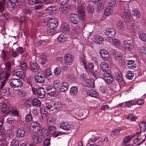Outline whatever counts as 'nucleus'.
Masks as SVG:
<instances>
[{"label":"nucleus","instance_id":"obj_1","mask_svg":"<svg viewBox=\"0 0 146 146\" xmlns=\"http://www.w3.org/2000/svg\"><path fill=\"white\" fill-rule=\"evenodd\" d=\"M11 86L14 88H21L23 83L21 80L19 79L13 78L12 79L10 82Z\"/></svg>","mask_w":146,"mask_h":146},{"label":"nucleus","instance_id":"obj_2","mask_svg":"<svg viewBox=\"0 0 146 146\" xmlns=\"http://www.w3.org/2000/svg\"><path fill=\"white\" fill-rule=\"evenodd\" d=\"M31 130L34 133L38 132L40 129V124L37 122L31 123L30 125Z\"/></svg>","mask_w":146,"mask_h":146},{"label":"nucleus","instance_id":"obj_3","mask_svg":"<svg viewBox=\"0 0 146 146\" xmlns=\"http://www.w3.org/2000/svg\"><path fill=\"white\" fill-rule=\"evenodd\" d=\"M55 8L54 6H51L45 9V11L40 14V16L44 17L54 12Z\"/></svg>","mask_w":146,"mask_h":146},{"label":"nucleus","instance_id":"obj_4","mask_svg":"<svg viewBox=\"0 0 146 146\" xmlns=\"http://www.w3.org/2000/svg\"><path fill=\"white\" fill-rule=\"evenodd\" d=\"M44 110H50L52 108V107L51 105L46 102L44 104ZM40 112L42 116H44L45 117L47 116V112L45 111H44V109L42 108H41L40 109Z\"/></svg>","mask_w":146,"mask_h":146},{"label":"nucleus","instance_id":"obj_5","mask_svg":"<svg viewBox=\"0 0 146 146\" xmlns=\"http://www.w3.org/2000/svg\"><path fill=\"white\" fill-rule=\"evenodd\" d=\"M103 79L106 83H111L113 81V78L111 74L108 72L105 73L102 75Z\"/></svg>","mask_w":146,"mask_h":146},{"label":"nucleus","instance_id":"obj_6","mask_svg":"<svg viewBox=\"0 0 146 146\" xmlns=\"http://www.w3.org/2000/svg\"><path fill=\"white\" fill-rule=\"evenodd\" d=\"M58 25V22L57 19L52 18L49 19L48 24V27L51 29L55 28Z\"/></svg>","mask_w":146,"mask_h":146},{"label":"nucleus","instance_id":"obj_7","mask_svg":"<svg viewBox=\"0 0 146 146\" xmlns=\"http://www.w3.org/2000/svg\"><path fill=\"white\" fill-rule=\"evenodd\" d=\"M70 20L71 22L73 24L76 25L80 22V18L78 15L73 13L71 15Z\"/></svg>","mask_w":146,"mask_h":146},{"label":"nucleus","instance_id":"obj_8","mask_svg":"<svg viewBox=\"0 0 146 146\" xmlns=\"http://www.w3.org/2000/svg\"><path fill=\"white\" fill-rule=\"evenodd\" d=\"M45 76L42 73L38 72L35 76V79L36 81L39 83H42L43 82Z\"/></svg>","mask_w":146,"mask_h":146},{"label":"nucleus","instance_id":"obj_9","mask_svg":"<svg viewBox=\"0 0 146 146\" xmlns=\"http://www.w3.org/2000/svg\"><path fill=\"white\" fill-rule=\"evenodd\" d=\"M105 33L106 36L109 38H113L114 36L115 32V30L113 29L108 28L105 31Z\"/></svg>","mask_w":146,"mask_h":146},{"label":"nucleus","instance_id":"obj_10","mask_svg":"<svg viewBox=\"0 0 146 146\" xmlns=\"http://www.w3.org/2000/svg\"><path fill=\"white\" fill-rule=\"evenodd\" d=\"M83 28H81L79 25H77L74 26L72 30L71 33L72 35L80 34L82 32Z\"/></svg>","mask_w":146,"mask_h":146},{"label":"nucleus","instance_id":"obj_11","mask_svg":"<svg viewBox=\"0 0 146 146\" xmlns=\"http://www.w3.org/2000/svg\"><path fill=\"white\" fill-rule=\"evenodd\" d=\"M100 54L102 58L105 61L107 60L110 57L109 53L106 50H101L100 51Z\"/></svg>","mask_w":146,"mask_h":146},{"label":"nucleus","instance_id":"obj_12","mask_svg":"<svg viewBox=\"0 0 146 146\" xmlns=\"http://www.w3.org/2000/svg\"><path fill=\"white\" fill-rule=\"evenodd\" d=\"M64 62L70 65L71 64L73 61L72 55L70 54H66L64 57Z\"/></svg>","mask_w":146,"mask_h":146},{"label":"nucleus","instance_id":"obj_13","mask_svg":"<svg viewBox=\"0 0 146 146\" xmlns=\"http://www.w3.org/2000/svg\"><path fill=\"white\" fill-rule=\"evenodd\" d=\"M33 140L34 143L37 144H39L42 140V136L39 134H35L33 135Z\"/></svg>","mask_w":146,"mask_h":146},{"label":"nucleus","instance_id":"obj_14","mask_svg":"<svg viewBox=\"0 0 146 146\" xmlns=\"http://www.w3.org/2000/svg\"><path fill=\"white\" fill-rule=\"evenodd\" d=\"M92 40L96 44H101L103 42V39L102 37L99 35L93 36Z\"/></svg>","mask_w":146,"mask_h":146},{"label":"nucleus","instance_id":"obj_15","mask_svg":"<svg viewBox=\"0 0 146 146\" xmlns=\"http://www.w3.org/2000/svg\"><path fill=\"white\" fill-rule=\"evenodd\" d=\"M37 96L40 98H42L44 96L45 94V91L42 88H38L37 90Z\"/></svg>","mask_w":146,"mask_h":146},{"label":"nucleus","instance_id":"obj_16","mask_svg":"<svg viewBox=\"0 0 146 146\" xmlns=\"http://www.w3.org/2000/svg\"><path fill=\"white\" fill-rule=\"evenodd\" d=\"M61 31L63 32L70 31V25L67 23H63L61 25Z\"/></svg>","mask_w":146,"mask_h":146},{"label":"nucleus","instance_id":"obj_17","mask_svg":"<svg viewBox=\"0 0 146 146\" xmlns=\"http://www.w3.org/2000/svg\"><path fill=\"white\" fill-rule=\"evenodd\" d=\"M101 69L104 72H107L109 71V66L108 63L105 62H102L100 64Z\"/></svg>","mask_w":146,"mask_h":146},{"label":"nucleus","instance_id":"obj_18","mask_svg":"<svg viewBox=\"0 0 146 146\" xmlns=\"http://www.w3.org/2000/svg\"><path fill=\"white\" fill-rule=\"evenodd\" d=\"M114 58L118 60L119 63H123L124 61H123V59L122 57V54L121 53H119L118 52H116L114 54Z\"/></svg>","mask_w":146,"mask_h":146},{"label":"nucleus","instance_id":"obj_19","mask_svg":"<svg viewBox=\"0 0 146 146\" xmlns=\"http://www.w3.org/2000/svg\"><path fill=\"white\" fill-rule=\"evenodd\" d=\"M124 44L130 49H133L134 48L133 42L128 40H125L123 42Z\"/></svg>","mask_w":146,"mask_h":146},{"label":"nucleus","instance_id":"obj_20","mask_svg":"<svg viewBox=\"0 0 146 146\" xmlns=\"http://www.w3.org/2000/svg\"><path fill=\"white\" fill-rule=\"evenodd\" d=\"M87 94L89 96L96 98H97L99 96L98 93L93 90H88L87 91Z\"/></svg>","mask_w":146,"mask_h":146},{"label":"nucleus","instance_id":"obj_21","mask_svg":"<svg viewBox=\"0 0 146 146\" xmlns=\"http://www.w3.org/2000/svg\"><path fill=\"white\" fill-rule=\"evenodd\" d=\"M25 131L24 129L20 128L17 130L16 136L18 138H21L24 136L25 135Z\"/></svg>","mask_w":146,"mask_h":146},{"label":"nucleus","instance_id":"obj_22","mask_svg":"<svg viewBox=\"0 0 146 146\" xmlns=\"http://www.w3.org/2000/svg\"><path fill=\"white\" fill-rule=\"evenodd\" d=\"M9 76V73L5 71H1L0 72V79H4L5 81Z\"/></svg>","mask_w":146,"mask_h":146},{"label":"nucleus","instance_id":"obj_23","mask_svg":"<svg viewBox=\"0 0 146 146\" xmlns=\"http://www.w3.org/2000/svg\"><path fill=\"white\" fill-rule=\"evenodd\" d=\"M146 138V137L145 134L143 135H141L138 136L137 138L134 140V142L135 143H136L139 141H140V143H143L145 139Z\"/></svg>","mask_w":146,"mask_h":146},{"label":"nucleus","instance_id":"obj_24","mask_svg":"<svg viewBox=\"0 0 146 146\" xmlns=\"http://www.w3.org/2000/svg\"><path fill=\"white\" fill-rule=\"evenodd\" d=\"M60 127L65 130H68L70 128L69 125L66 122H63L61 123Z\"/></svg>","mask_w":146,"mask_h":146},{"label":"nucleus","instance_id":"obj_25","mask_svg":"<svg viewBox=\"0 0 146 146\" xmlns=\"http://www.w3.org/2000/svg\"><path fill=\"white\" fill-rule=\"evenodd\" d=\"M84 8L82 6H79L78 8V10L79 13L80 14L81 19L84 20L85 18V14L83 11Z\"/></svg>","mask_w":146,"mask_h":146},{"label":"nucleus","instance_id":"obj_26","mask_svg":"<svg viewBox=\"0 0 146 146\" xmlns=\"http://www.w3.org/2000/svg\"><path fill=\"white\" fill-rule=\"evenodd\" d=\"M69 84L67 82L63 83L61 85L60 90L62 92L66 91L68 89Z\"/></svg>","mask_w":146,"mask_h":146},{"label":"nucleus","instance_id":"obj_27","mask_svg":"<svg viewBox=\"0 0 146 146\" xmlns=\"http://www.w3.org/2000/svg\"><path fill=\"white\" fill-rule=\"evenodd\" d=\"M68 40V38L66 35L64 34H60L58 37V40L60 42L66 41Z\"/></svg>","mask_w":146,"mask_h":146},{"label":"nucleus","instance_id":"obj_28","mask_svg":"<svg viewBox=\"0 0 146 146\" xmlns=\"http://www.w3.org/2000/svg\"><path fill=\"white\" fill-rule=\"evenodd\" d=\"M78 92V88L76 86L72 87L70 90V94L72 96L76 95Z\"/></svg>","mask_w":146,"mask_h":146},{"label":"nucleus","instance_id":"obj_29","mask_svg":"<svg viewBox=\"0 0 146 146\" xmlns=\"http://www.w3.org/2000/svg\"><path fill=\"white\" fill-rule=\"evenodd\" d=\"M70 6L67 5H61L59 9L60 12L61 13H64L67 10H68Z\"/></svg>","mask_w":146,"mask_h":146},{"label":"nucleus","instance_id":"obj_30","mask_svg":"<svg viewBox=\"0 0 146 146\" xmlns=\"http://www.w3.org/2000/svg\"><path fill=\"white\" fill-rule=\"evenodd\" d=\"M32 104L34 106L39 107L41 106V102L38 99L35 98L32 100Z\"/></svg>","mask_w":146,"mask_h":146},{"label":"nucleus","instance_id":"obj_31","mask_svg":"<svg viewBox=\"0 0 146 146\" xmlns=\"http://www.w3.org/2000/svg\"><path fill=\"white\" fill-rule=\"evenodd\" d=\"M86 86L90 88H92L94 86L93 80L92 79H88L85 82Z\"/></svg>","mask_w":146,"mask_h":146},{"label":"nucleus","instance_id":"obj_32","mask_svg":"<svg viewBox=\"0 0 146 146\" xmlns=\"http://www.w3.org/2000/svg\"><path fill=\"white\" fill-rule=\"evenodd\" d=\"M139 29V25L136 23H133L132 24L131 29H129L128 32H131L132 30L133 31L135 32V31H138Z\"/></svg>","mask_w":146,"mask_h":146},{"label":"nucleus","instance_id":"obj_33","mask_svg":"<svg viewBox=\"0 0 146 146\" xmlns=\"http://www.w3.org/2000/svg\"><path fill=\"white\" fill-rule=\"evenodd\" d=\"M31 69L34 72H36L38 71L39 66L36 63H32L31 65Z\"/></svg>","mask_w":146,"mask_h":146},{"label":"nucleus","instance_id":"obj_34","mask_svg":"<svg viewBox=\"0 0 146 146\" xmlns=\"http://www.w3.org/2000/svg\"><path fill=\"white\" fill-rule=\"evenodd\" d=\"M7 6L9 9L14 10L16 7L15 3L9 1L7 2Z\"/></svg>","mask_w":146,"mask_h":146},{"label":"nucleus","instance_id":"obj_35","mask_svg":"<svg viewBox=\"0 0 146 146\" xmlns=\"http://www.w3.org/2000/svg\"><path fill=\"white\" fill-rule=\"evenodd\" d=\"M123 15L126 19H129L131 17L130 12L127 9H125L123 11Z\"/></svg>","mask_w":146,"mask_h":146},{"label":"nucleus","instance_id":"obj_36","mask_svg":"<svg viewBox=\"0 0 146 146\" xmlns=\"http://www.w3.org/2000/svg\"><path fill=\"white\" fill-rule=\"evenodd\" d=\"M128 66L131 69H134L136 68V66L134 63V61L132 60H129L127 63Z\"/></svg>","mask_w":146,"mask_h":146},{"label":"nucleus","instance_id":"obj_37","mask_svg":"<svg viewBox=\"0 0 146 146\" xmlns=\"http://www.w3.org/2000/svg\"><path fill=\"white\" fill-rule=\"evenodd\" d=\"M138 35L139 38L143 41L146 42V34L143 31L139 32Z\"/></svg>","mask_w":146,"mask_h":146},{"label":"nucleus","instance_id":"obj_38","mask_svg":"<svg viewBox=\"0 0 146 146\" xmlns=\"http://www.w3.org/2000/svg\"><path fill=\"white\" fill-rule=\"evenodd\" d=\"M139 52L142 55L144 56H146V48L143 46H141L139 49Z\"/></svg>","mask_w":146,"mask_h":146},{"label":"nucleus","instance_id":"obj_39","mask_svg":"<svg viewBox=\"0 0 146 146\" xmlns=\"http://www.w3.org/2000/svg\"><path fill=\"white\" fill-rule=\"evenodd\" d=\"M43 5V3L40 1L38 0L35 4L34 7L35 9L37 10L40 8Z\"/></svg>","mask_w":146,"mask_h":146},{"label":"nucleus","instance_id":"obj_40","mask_svg":"<svg viewBox=\"0 0 146 146\" xmlns=\"http://www.w3.org/2000/svg\"><path fill=\"white\" fill-rule=\"evenodd\" d=\"M113 10L109 7L106 8L104 10V14L105 15L108 16L110 15L112 13Z\"/></svg>","mask_w":146,"mask_h":146},{"label":"nucleus","instance_id":"obj_41","mask_svg":"<svg viewBox=\"0 0 146 146\" xmlns=\"http://www.w3.org/2000/svg\"><path fill=\"white\" fill-rule=\"evenodd\" d=\"M50 95L51 96H56L58 94V92L56 88H51V91L49 92Z\"/></svg>","mask_w":146,"mask_h":146},{"label":"nucleus","instance_id":"obj_42","mask_svg":"<svg viewBox=\"0 0 146 146\" xmlns=\"http://www.w3.org/2000/svg\"><path fill=\"white\" fill-rule=\"evenodd\" d=\"M134 76V73L131 71H128L126 75V78L129 80L132 79Z\"/></svg>","mask_w":146,"mask_h":146},{"label":"nucleus","instance_id":"obj_43","mask_svg":"<svg viewBox=\"0 0 146 146\" xmlns=\"http://www.w3.org/2000/svg\"><path fill=\"white\" fill-rule=\"evenodd\" d=\"M56 129L55 127L53 126H50L48 128V132L50 134H54L56 133Z\"/></svg>","mask_w":146,"mask_h":146},{"label":"nucleus","instance_id":"obj_44","mask_svg":"<svg viewBox=\"0 0 146 146\" xmlns=\"http://www.w3.org/2000/svg\"><path fill=\"white\" fill-rule=\"evenodd\" d=\"M39 61L43 64L44 63L46 58V56L43 54H41L38 56Z\"/></svg>","mask_w":146,"mask_h":146},{"label":"nucleus","instance_id":"obj_45","mask_svg":"<svg viewBox=\"0 0 146 146\" xmlns=\"http://www.w3.org/2000/svg\"><path fill=\"white\" fill-rule=\"evenodd\" d=\"M7 108V105L5 103L2 102L0 103V110L1 111L5 112Z\"/></svg>","mask_w":146,"mask_h":146},{"label":"nucleus","instance_id":"obj_46","mask_svg":"<svg viewBox=\"0 0 146 146\" xmlns=\"http://www.w3.org/2000/svg\"><path fill=\"white\" fill-rule=\"evenodd\" d=\"M112 43L115 46H118L120 45L119 40L116 38H113L112 39Z\"/></svg>","mask_w":146,"mask_h":146},{"label":"nucleus","instance_id":"obj_47","mask_svg":"<svg viewBox=\"0 0 146 146\" xmlns=\"http://www.w3.org/2000/svg\"><path fill=\"white\" fill-rule=\"evenodd\" d=\"M80 63L81 65L83 66L84 69L86 70L88 68L87 64L85 60L82 58L80 59Z\"/></svg>","mask_w":146,"mask_h":146},{"label":"nucleus","instance_id":"obj_48","mask_svg":"<svg viewBox=\"0 0 146 146\" xmlns=\"http://www.w3.org/2000/svg\"><path fill=\"white\" fill-rule=\"evenodd\" d=\"M134 100L135 105L137 104L139 106H141L143 105L144 103L143 100L139 98L135 99Z\"/></svg>","mask_w":146,"mask_h":146},{"label":"nucleus","instance_id":"obj_49","mask_svg":"<svg viewBox=\"0 0 146 146\" xmlns=\"http://www.w3.org/2000/svg\"><path fill=\"white\" fill-rule=\"evenodd\" d=\"M68 65H69V64H67L64 62L62 63L61 65H60L59 66L62 70L67 71L68 69Z\"/></svg>","mask_w":146,"mask_h":146},{"label":"nucleus","instance_id":"obj_50","mask_svg":"<svg viewBox=\"0 0 146 146\" xmlns=\"http://www.w3.org/2000/svg\"><path fill=\"white\" fill-rule=\"evenodd\" d=\"M104 4L99 2L98 3L97 5V10L98 11H102L104 8Z\"/></svg>","mask_w":146,"mask_h":146},{"label":"nucleus","instance_id":"obj_51","mask_svg":"<svg viewBox=\"0 0 146 146\" xmlns=\"http://www.w3.org/2000/svg\"><path fill=\"white\" fill-rule=\"evenodd\" d=\"M108 5L110 7H114L116 5V0H110Z\"/></svg>","mask_w":146,"mask_h":146},{"label":"nucleus","instance_id":"obj_52","mask_svg":"<svg viewBox=\"0 0 146 146\" xmlns=\"http://www.w3.org/2000/svg\"><path fill=\"white\" fill-rule=\"evenodd\" d=\"M117 28L119 29H121L123 28L124 26V23L122 21H118L116 24Z\"/></svg>","mask_w":146,"mask_h":146},{"label":"nucleus","instance_id":"obj_53","mask_svg":"<svg viewBox=\"0 0 146 146\" xmlns=\"http://www.w3.org/2000/svg\"><path fill=\"white\" fill-rule=\"evenodd\" d=\"M109 89V88L108 87L102 86L100 88V90L102 93H104L107 92Z\"/></svg>","mask_w":146,"mask_h":146},{"label":"nucleus","instance_id":"obj_54","mask_svg":"<svg viewBox=\"0 0 146 146\" xmlns=\"http://www.w3.org/2000/svg\"><path fill=\"white\" fill-rule=\"evenodd\" d=\"M16 74L17 77L21 79H23L24 78V72H23L21 71L17 72Z\"/></svg>","mask_w":146,"mask_h":146},{"label":"nucleus","instance_id":"obj_55","mask_svg":"<svg viewBox=\"0 0 146 146\" xmlns=\"http://www.w3.org/2000/svg\"><path fill=\"white\" fill-rule=\"evenodd\" d=\"M132 13L133 15L135 16L137 18H139L140 15V12L137 9H135L132 11Z\"/></svg>","mask_w":146,"mask_h":146},{"label":"nucleus","instance_id":"obj_56","mask_svg":"<svg viewBox=\"0 0 146 146\" xmlns=\"http://www.w3.org/2000/svg\"><path fill=\"white\" fill-rule=\"evenodd\" d=\"M54 108L57 110L60 109L62 107L61 103L60 102H56L54 104Z\"/></svg>","mask_w":146,"mask_h":146},{"label":"nucleus","instance_id":"obj_57","mask_svg":"<svg viewBox=\"0 0 146 146\" xmlns=\"http://www.w3.org/2000/svg\"><path fill=\"white\" fill-rule=\"evenodd\" d=\"M61 69L59 66V67H56L54 70V73L55 75H58L60 74Z\"/></svg>","mask_w":146,"mask_h":146},{"label":"nucleus","instance_id":"obj_58","mask_svg":"<svg viewBox=\"0 0 146 146\" xmlns=\"http://www.w3.org/2000/svg\"><path fill=\"white\" fill-rule=\"evenodd\" d=\"M19 141L17 139H13L11 142L10 146H19Z\"/></svg>","mask_w":146,"mask_h":146},{"label":"nucleus","instance_id":"obj_59","mask_svg":"<svg viewBox=\"0 0 146 146\" xmlns=\"http://www.w3.org/2000/svg\"><path fill=\"white\" fill-rule=\"evenodd\" d=\"M125 102L126 107H130L131 106L135 105V104L134 102V100L129 101Z\"/></svg>","mask_w":146,"mask_h":146},{"label":"nucleus","instance_id":"obj_60","mask_svg":"<svg viewBox=\"0 0 146 146\" xmlns=\"http://www.w3.org/2000/svg\"><path fill=\"white\" fill-rule=\"evenodd\" d=\"M87 10L89 13H91L94 11V7L92 5H88L87 7Z\"/></svg>","mask_w":146,"mask_h":146},{"label":"nucleus","instance_id":"obj_61","mask_svg":"<svg viewBox=\"0 0 146 146\" xmlns=\"http://www.w3.org/2000/svg\"><path fill=\"white\" fill-rule=\"evenodd\" d=\"M32 104V100L30 98L27 99L25 102V105L27 107H30Z\"/></svg>","mask_w":146,"mask_h":146},{"label":"nucleus","instance_id":"obj_62","mask_svg":"<svg viewBox=\"0 0 146 146\" xmlns=\"http://www.w3.org/2000/svg\"><path fill=\"white\" fill-rule=\"evenodd\" d=\"M19 67L22 70H25L27 68L26 64L25 62L21 63L19 65Z\"/></svg>","mask_w":146,"mask_h":146},{"label":"nucleus","instance_id":"obj_63","mask_svg":"<svg viewBox=\"0 0 146 146\" xmlns=\"http://www.w3.org/2000/svg\"><path fill=\"white\" fill-rule=\"evenodd\" d=\"M132 138V136H127L125 137L124 139V142L126 143H128Z\"/></svg>","mask_w":146,"mask_h":146},{"label":"nucleus","instance_id":"obj_64","mask_svg":"<svg viewBox=\"0 0 146 146\" xmlns=\"http://www.w3.org/2000/svg\"><path fill=\"white\" fill-rule=\"evenodd\" d=\"M45 74L46 76L50 77L51 76L52 74V72L50 69L48 68L45 70Z\"/></svg>","mask_w":146,"mask_h":146}]
</instances>
